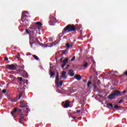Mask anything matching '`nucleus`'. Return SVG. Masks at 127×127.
Wrapping results in <instances>:
<instances>
[{"mask_svg":"<svg viewBox=\"0 0 127 127\" xmlns=\"http://www.w3.org/2000/svg\"><path fill=\"white\" fill-rule=\"evenodd\" d=\"M26 32L27 34H29V31H28V29H26Z\"/></svg>","mask_w":127,"mask_h":127,"instance_id":"obj_42","label":"nucleus"},{"mask_svg":"<svg viewBox=\"0 0 127 127\" xmlns=\"http://www.w3.org/2000/svg\"><path fill=\"white\" fill-rule=\"evenodd\" d=\"M26 84L27 85L28 84V80H26Z\"/></svg>","mask_w":127,"mask_h":127,"instance_id":"obj_49","label":"nucleus"},{"mask_svg":"<svg viewBox=\"0 0 127 127\" xmlns=\"http://www.w3.org/2000/svg\"><path fill=\"white\" fill-rule=\"evenodd\" d=\"M113 94L115 96H123V94H122V92L119 90H116L113 92Z\"/></svg>","mask_w":127,"mask_h":127,"instance_id":"obj_7","label":"nucleus"},{"mask_svg":"<svg viewBox=\"0 0 127 127\" xmlns=\"http://www.w3.org/2000/svg\"><path fill=\"white\" fill-rule=\"evenodd\" d=\"M32 30H30V32H32V33H34V31L35 30V29H32Z\"/></svg>","mask_w":127,"mask_h":127,"instance_id":"obj_30","label":"nucleus"},{"mask_svg":"<svg viewBox=\"0 0 127 127\" xmlns=\"http://www.w3.org/2000/svg\"><path fill=\"white\" fill-rule=\"evenodd\" d=\"M70 103H71L70 100H66L64 103V108H65L66 109H67V108H69V106H70Z\"/></svg>","mask_w":127,"mask_h":127,"instance_id":"obj_8","label":"nucleus"},{"mask_svg":"<svg viewBox=\"0 0 127 127\" xmlns=\"http://www.w3.org/2000/svg\"><path fill=\"white\" fill-rule=\"evenodd\" d=\"M16 80H18V81H19L20 82H23V80L22 79V77H18L16 78Z\"/></svg>","mask_w":127,"mask_h":127,"instance_id":"obj_22","label":"nucleus"},{"mask_svg":"<svg viewBox=\"0 0 127 127\" xmlns=\"http://www.w3.org/2000/svg\"><path fill=\"white\" fill-rule=\"evenodd\" d=\"M30 45H31V46H32V45H33V42H30Z\"/></svg>","mask_w":127,"mask_h":127,"instance_id":"obj_46","label":"nucleus"},{"mask_svg":"<svg viewBox=\"0 0 127 127\" xmlns=\"http://www.w3.org/2000/svg\"><path fill=\"white\" fill-rule=\"evenodd\" d=\"M76 118H77V117H72V118L73 119V120L76 119Z\"/></svg>","mask_w":127,"mask_h":127,"instance_id":"obj_51","label":"nucleus"},{"mask_svg":"<svg viewBox=\"0 0 127 127\" xmlns=\"http://www.w3.org/2000/svg\"><path fill=\"white\" fill-rule=\"evenodd\" d=\"M64 30L67 33L72 32L76 31V27L73 24H68L65 28Z\"/></svg>","mask_w":127,"mask_h":127,"instance_id":"obj_2","label":"nucleus"},{"mask_svg":"<svg viewBox=\"0 0 127 127\" xmlns=\"http://www.w3.org/2000/svg\"><path fill=\"white\" fill-rule=\"evenodd\" d=\"M34 23H35V25H37L38 26H41V25H42V23L40 22H37Z\"/></svg>","mask_w":127,"mask_h":127,"instance_id":"obj_21","label":"nucleus"},{"mask_svg":"<svg viewBox=\"0 0 127 127\" xmlns=\"http://www.w3.org/2000/svg\"><path fill=\"white\" fill-rule=\"evenodd\" d=\"M87 79H83V82H84V83H87Z\"/></svg>","mask_w":127,"mask_h":127,"instance_id":"obj_47","label":"nucleus"},{"mask_svg":"<svg viewBox=\"0 0 127 127\" xmlns=\"http://www.w3.org/2000/svg\"><path fill=\"white\" fill-rule=\"evenodd\" d=\"M80 28H77L78 30H80Z\"/></svg>","mask_w":127,"mask_h":127,"instance_id":"obj_56","label":"nucleus"},{"mask_svg":"<svg viewBox=\"0 0 127 127\" xmlns=\"http://www.w3.org/2000/svg\"><path fill=\"white\" fill-rule=\"evenodd\" d=\"M4 61H8V58L7 57H5L4 58Z\"/></svg>","mask_w":127,"mask_h":127,"instance_id":"obj_34","label":"nucleus"},{"mask_svg":"<svg viewBox=\"0 0 127 127\" xmlns=\"http://www.w3.org/2000/svg\"><path fill=\"white\" fill-rule=\"evenodd\" d=\"M18 114L19 115H20V116H24L23 115V113H22V112H19Z\"/></svg>","mask_w":127,"mask_h":127,"instance_id":"obj_39","label":"nucleus"},{"mask_svg":"<svg viewBox=\"0 0 127 127\" xmlns=\"http://www.w3.org/2000/svg\"><path fill=\"white\" fill-rule=\"evenodd\" d=\"M97 85H101V81L100 80H97Z\"/></svg>","mask_w":127,"mask_h":127,"instance_id":"obj_32","label":"nucleus"},{"mask_svg":"<svg viewBox=\"0 0 127 127\" xmlns=\"http://www.w3.org/2000/svg\"><path fill=\"white\" fill-rule=\"evenodd\" d=\"M74 78L77 79V81H80V80L82 79V76L80 75V74H75Z\"/></svg>","mask_w":127,"mask_h":127,"instance_id":"obj_12","label":"nucleus"},{"mask_svg":"<svg viewBox=\"0 0 127 127\" xmlns=\"http://www.w3.org/2000/svg\"><path fill=\"white\" fill-rule=\"evenodd\" d=\"M116 96L114 93L111 94L108 96V99L110 100H113V99H115Z\"/></svg>","mask_w":127,"mask_h":127,"instance_id":"obj_13","label":"nucleus"},{"mask_svg":"<svg viewBox=\"0 0 127 127\" xmlns=\"http://www.w3.org/2000/svg\"><path fill=\"white\" fill-rule=\"evenodd\" d=\"M67 74H68V75H69L70 76V77H73L74 76V75H75V73H74V70H68Z\"/></svg>","mask_w":127,"mask_h":127,"instance_id":"obj_11","label":"nucleus"},{"mask_svg":"<svg viewBox=\"0 0 127 127\" xmlns=\"http://www.w3.org/2000/svg\"><path fill=\"white\" fill-rule=\"evenodd\" d=\"M111 73H112V71L109 72V74H111Z\"/></svg>","mask_w":127,"mask_h":127,"instance_id":"obj_55","label":"nucleus"},{"mask_svg":"<svg viewBox=\"0 0 127 127\" xmlns=\"http://www.w3.org/2000/svg\"><path fill=\"white\" fill-rule=\"evenodd\" d=\"M58 43L55 44L54 45H56V44H57Z\"/></svg>","mask_w":127,"mask_h":127,"instance_id":"obj_57","label":"nucleus"},{"mask_svg":"<svg viewBox=\"0 0 127 127\" xmlns=\"http://www.w3.org/2000/svg\"><path fill=\"white\" fill-rule=\"evenodd\" d=\"M66 74H67V72H66V71H63L62 72L61 77L64 80H65V79H67V76H66Z\"/></svg>","mask_w":127,"mask_h":127,"instance_id":"obj_9","label":"nucleus"},{"mask_svg":"<svg viewBox=\"0 0 127 127\" xmlns=\"http://www.w3.org/2000/svg\"><path fill=\"white\" fill-rule=\"evenodd\" d=\"M21 97H22V92H20L19 93V98H18V100H19L20 99V98H21Z\"/></svg>","mask_w":127,"mask_h":127,"instance_id":"obj_26","label":"nucleus"},{"mask_svg":"<svg viewBox=\"0 0 127 127\" xmlns=\"http://www.w3.org/2000/svg\"><path fill=\"white\" fill-rule=\"evenodd\" d=\"M63 85V81H61V82L60 83V86L61 87H62Z\"/></svg>","mask_w":127,"mask_h":127,"instance_id":"obj_33","label":"nucleus"},{"mask_svg":"<svg viewBox=\"0 0 127 127\" xmlns=\"http://www.w3.org/2000/svg\"><path fill=\"white\" fill-rule=\"evenodd\" d=\"M58 53H59V54L65 55V54H68V51L67 50H62L59 51Z\"/></svg>","mask_w":127,"mask_h":127,"instance_id":"obj_10","label":"nucleus"},{"mask_svg":"<svg viewBox=\"0 0 127 127\" xmlns=\"http://www.w3.org/2000/svg\"><path fill=\"white\" fill-rule=\"evenodd\" d=\"M124 102V100H121L119 102L118 104H122V103Z\"/></svg>","mask_w":127,"mask_h":127,"instance_id":"obj_38","label":"nucleus"},{"mask_svg":"<svg viewBox=\"0 0 127 127\" xmlns=\"http://www.w3.org/2000/svg\"><path fill=\"white\" fill-rule=\"evenodd\" d=\"M81 107H83V105H82Z\"/></svg>","mask_w":127,"mask_h":127,"instance_id":"obj_61","label":"nucleus"},{"mask_svg":"<svg viewBox=\"0 0 127 127\" xmlns=\"http://www.w3.org/2000/svg\"><path fill=\"white\" fill-rule=\"evenodd\" d=\"M21 19L22 22H24V21H28V20H26V18L25 17H24L23 15L21 16Z\"/></svg>","mask_w":127,"mask_h":127,"instance_id":"obj_19","label":"nucleus"},{"mask_svg":"<svg viewBox=\"0 0 127 127\" xmlns=\"http://www.w3.org/2000/svg\"><path fill=\"white\" fill-rule=\"evenodd\" d=\"M32 38V41L34 42H39V41H38V39H37V38Z\"/></svg>","mask_w":127,"mask_h":127,"instance_id":"obj_23","label":"nucleus"},{"mask_svg":"<svg viewBox=\"0 0 127 127\" xmlns=\"http://www.w3.org/2000/svg\"><path fill=\"white\" fill-rule=\"evenodd\" d=\"M29 12L28 11H24L22 13V15L23 16H24V17H27V15L26 14H28Z\"/></svg>","mask_w":127,"mask_h":127,"instance_id":"obj_14","label":"nucleus"},{"mask_svg":"<svg viewBox=\"0 0 127 127\" xmlns=\"http://www.w3.org/2000/svg\"><path fill=\"white\" fill-rule=\"evenodd\" d=\"M17 67H18V66L16 64H6L5 65L6 69L9 70H16Z\"/></svg>","mask_w":127,"mask_h":127,"instance_id":"obj_4","label":"nucleus"},{"mask_svg":"<svg viewBox=\"0 0 127 127\" xmlns=\"http://www.w3.org/2000/svg\"><path fill=\"white\" fill-rule=\"evenodd\" d=\"M25 86H26L25 85L24 86V87H25Z\"/></svg>","mask_w":127,"mask_h":127,"instance_id":"obj_60","label":"nucleus"},{"mask_svg":"<svg viewBox=\"0 0 127 127\" xmlns=\"http://www.w3.org/2000/svg\"><path fill=\"white\" fill-rule=\"evenodd\" d=\"M2 93L3 94H5V93H6V89H3L2 91Z\"/></svg>","mask_w":127,"mask_h":127,"instance_id":"obj_36","label":"nucleus"},{"mask_svg":"<svg viewBox=\"0 0 127 127\" xmlns=\"http://www.w3.org/2000/svg\"><path fill=\"white\" fill-rule=\"evenodd\" d=\"M115 109H119L120 108V106H118L117 105H116L114 106Z\"/></svg>","mask_w":127,"mask_h":127,"instance_id":"obj_37","label":"nucleus"},{"mask_svg":"<svg viewBox=\"0 0 127 127\" xmlns=\"http://www.w3.org/2000/svg\"><path fill=\"white\" fill-rule=\"evenodd\" d=\"M49 74L50 75V77L52 78V77H53V76H54V75H55V73L53 72L51 70H49Z\"/></svg>","mask_w":127,"mask_h":127,"instance_id":"obj_17","label":"nucleus"},{"mask_svg":"<svg viewBox=\"0 0 127 127\" xmlns=\"http://www.w3.org/2000/svg\"><path fill=\"white\" fill-rule=\"evenodd\" d=\"M18 56H19V57L20 56V54H19V53H18Z\"/></svg>","mask_w":127,"mask_h":127,"instance_id":"obj_53","label":"nucleus"},{"mask_svg":"<svg viewBox=\"0 0 127 127\" xmlns=\"http://www.w3.org/2000/svg\"><path fill=\"white\" fill-rule=\"evenodd\" d=\"M125 75H126V76H127V71H125L124 73V74H123L122 76V77H124L125 76Z\"/></svg>","mask_w":127,"mask_h":127,"instance_id":"obj_31","label":"nucleus"},{"mask_svg":"<svg viewBox=\"0 0 127 127\" xmlns=\"http://www.w3.org/2000/svg\"><path fill=\"white\" fill-rule=\"evenodd\" d=\"M23 121H24V116H21L19 119V123H20V124H22V122Z\"/></svg>","mask_w":127,"mask_h":127,"instance_id":"obj_18","label":"nucleus"},{"mask_svg":"<svg viewBox=\"0 0 127 127\" xmlns=\"http://www.w3.org/2000/svg\"><path fill=\"white\" fill-rule=\"evenodd\" d=\"M17 111V108H15L13 111L11 112V115L13 117V115Z\"/></svg>","mask_w":127,"mask_h":127,"instance_id":"obj_16","label":"nucleus"},{"mask_svg":"<svg viewBox=\"0 0 127 127\" xmlns=\"http://www.w3.org/2000/svg\"><path fill=\"white\" fill-rule=\"evenodd\" d=\"M26 116H27V115H26Z\"/></svg>","mask_w":127,"mask_h":127,"instance_id":"obj_62","label":"nucleus"},{"mask_svg":"<svg viewBox=\"0 0 127 127\" xmlns=\"http://www.w3.org/2000/svg\"><path fill=\"white\" fill-rule=\"evenodd\" d=\"M33 57L35 59V60H39V58L36 55H33Z\"/></svg>","mask_w":127,"mask_h":127,"instance_id":"obj_25","label":"nucleus"},{"mask_svg":"<svg viewBox=\"0 0 127 127\" xmlns=\"http://www.w3.org/2000/svg\"><path fill=\"white\" fill-rule=\"evenodd\" d=\"M82 66L86 68V67L88 66V63H87L86 62H84V64Z\"/></svg>","mask_w":127,"mask_h":127,"instance_id":"obj_27","label":"nucleus"},{"mask_svg":"<svg viewBox=\"0 0 127 127\" xmlns=\"http://www.w3.org/2000/svg\"><path fill=\"white\" fill-rule=\"evenodd\" d=\"M13 73H14V71H11L10 72V74H13Z\"/></svg>","mask_w":127,"mask_h":127,"instance_id":"obj_50","label":"nucleus"},{"mask_svg":"<svg viewBox=\"0 0 127 127\" xmlns=\"http://www.w3.org/2000/svg\"><path fill=\"white\" fill-rule=\"evenodd\" d=\"M50 69H53L52 66H50Z\"/></svg>","mask_w":127,"mask_h":127,"instance_id":"obj_54","label":"nucleus"},{"mask_svg":"<svg viewBox=\"0 0 127 127\" xmlns=\"http://www.w3.org/2000/svg\"><path fill=\"white\" fill-rule=\"evenodd\" d=\"M55 81H59V73L58 72H57Z\"/></svg>","mask_w":127,"mask_h":127,"instance_id":"obj_20","label":"nucleus"},{"mask_svg":"<svg viewBox=\"0 0 127 127\" xmlns=\"http://www.w3.org/2000/svg\"><path fill=\"white\" fill-rule=\"evenodd\" d=\"M21 76L23 78H28V73L25 70H21Z\"/></svg>","mask_w":127,"mask_h":127,"instance_id":"obj_6","label":"nucleus"},{"mask_svg":"<svg viewBox=\"0 0 127 127\" xmlns=\"http://www.w3.org/2000/svg\"><path fill=\"white\" fill-rule=\"evenodd\" d=\"M20 104L21 106H19V108H23V109H20L17 108V112H18V114H19L21 112H25L26 114H28L30 110H29V108H27V107H28L27 104L24 103V101H21ZM25 108H27L25 109Z\"/></svg>","mask_w":127,"mask_h":127,"instance_id":"obj_1","label":"nucleus"},{"mask_svg":"<svg viewBox=\"0 0 127 127\" xmlns=\"http://www.w3.org/2000/svg\"><path fill=\"white\" fill-rule=\"evenodd\" d=\"M75 57L73 56L72 59H71V61H74L75 60Z\"/></svg>","mask_w":127,"mask_h":127,"instance_id":"obj_41","label":"nucleus"},{"mask_svg":"<svg viewBox=\"0 0 127 127\" xmlns=\"http://www.w3.org/2000/svg\"><path fill=\"white\" fill-rule=\"evenodd\" d=\"M14 77V76H13V75H11V74L10 75V78L11 79H12V78H13Z\"/></svg>","mask_w":127,"mask_h":127,"instance_id":"obj_44","label":"nucleus"},{"mask_svg":"<svg viewBox=\"0 0 127 127\" xmlns=\"http://www.w3.org/2000/svg\"><path fill=\"white\" fill-rule=\"evenodd\" d=\"M80 33H81L80 36H82V31H80Z\"/></svg>","mask_w":127,"mask_h":127,"instance_id":"obj_52","label":"nucleus"},{"mask_svg":"<svg viewBox=\"0 0 127 127\" xmlns=\"http://www.w3.org/2000/svg\"><path fill=\"white\" fill-rule=\"evenodd\" d=\"M127 93V90H124L123 91V92H122V95H123V94H126Z\"/></svg>","mask_w":127,"mask_h":127,"instance_id":"obj_43","label":"nucleus"},{"mask_svg":"<svg viewBox=\"0 0 127 127\" xmlns=\"http://www.w3.org/2000/svg\"><path fill=\"white\" fill-rule=\"evenodd\" d=\"M80 112H81L80 110H77L76 113H77L78 114V113H80Z\"/></svg>","mask_w":127,"mask_h":127,"instance_id":"obj_45","label":"nucleus"},{"mask_svg":"<svg viewBox=\"0 0 127 127\" xmlns=\"http://www.w3.org/2000/svg\"><path fill=\"white\" fill-rule=\"evenodd\" d=\"M55 86L56 88H59V81H55Z\"/></svg>","mask_w":127,"mask_h":127,"instance_id":"obj_24","label":"nucleus"},{"mask_svg":"<svg viewBox=\"0 0 127 127\" xmlns=\"http://www.w3.org/2000/svg\"><path fill=\"white\" fill-rule=\"evenodd\" d=\"M69 67H70V65L67 64L65 68V70H67V69H68L69 68Z\"/></svg>","mask_w":127,"mask_h":127,"instance_id":"obj_35","label":"nucleus"},{"mask_svg":"<svg viewBox=\"0 0 127 127\" xmlns=\"http://www.w3.org/2000/svg\"><path fill=\"white\" fill-rule=\"evenodd\" d=\"M107 106H110V107H111V108H114V105H113V104L111 103H108Z\"/></svg>","mask_w":127,"mask_h":127,"instance_id":"obj_29","label":"nucleus"},{"mask_svg":"<svg viewBox=\"0 0 127 127\" xmlns=\"http://www.w3.org/2000/svg\"><path fill=\"white\" fill-rule=\"evenodd\" d=\"M67 32L65 31V29H64V30L63 31L62 33L60 34L59 37H62V36H63V35H64V34H65Z\"/></svg>","mask_w":127,"mask_h":127,"instance_id":"obj_15","label":"nucleus"},{"mask_svg":"<svg viewBox=\"0 0 127 127\" xmlns=\"http://www.w3.org/2000/svg\"><path fill=\"white\" fill-rule=\"evenodd\" d=\"M66 45L67 48H70V44L69 43L66 44Z\"/></svg>","mask_w":127,"mask_h":127,"instance_id":"obj_40","label":"nucleus"},{"mask_svg":"<svg viewBox=\"0 0 127 127\" xmlns=\"http://www.w3.org/2000/svg\"><path fill=\"white\" fill-rule=\"evenodd\" d=\"M29 55H31V54H29Z\"/></svg>","mask_w":127,"mask_h":127,"instance_id":"obj_58","label":"nucleus"},{"mask_svg":"<svg viewBox=\"0 0 127 127\" xmlns=\"http://www.w3.org/2000/svg\"><path fill=\"white\" fill-rule=\"evenodd\" d=\"M81 67H83V65H81Z\"/></svg>","mask_w":127,"mask_h":127,"instance_id":"obj_59","label":"nucleus"},{"mask_svg":"<svg viewBox=\"0 0 127 127\" xmlns=\"http://www.w3.org/2000/svg\"><path fill=\"white\" fill-rule=\"evenodd\" d=\"M17 59H20V57H19L18 56H16Z\"/></svg>","mask_w":127,"mask_h":127,"instance_id":"obj_48","label":"nucleus"},{"mask_svg":"<svg viewBox=\"0 0 127 127\" xmlns=\"http://www.w3.org/2000/svg\"><path fill=\"white\" fill-rule=\"evenodd\" d=\"M57 22V20L55 17L52 16V15H50V21L49 23L51 26H54L55 25V23Z\"/></svg>","mask_w":127,"mask_h":127,"instance_id":"obj_3","label":"nucleus"},{"mask_svg":"<svg viewBox=\"0 0 127 127\" xmlns=\"http://www.w3.org/2000/svg\"><path fill=\"white\" fill-rule=\"evenodd\" d=\"M60 62H63V64L62 65V68H64L65 66H66V64L68 63V61H69V58H65L63 61V58H62L60 59Z\"/></svg>","mask_w":127,"mask_h":127,"instance_id":"obj_5","label":"nucleus"},{"mask_svg":"<svg viewBox=\"0 0 127 127\" xmlns=\"http://www.w3.org/2000/svg\"><path fill=\"white\" fill-rule=\"evenodd\" d=\"M92 82L91 81H88L87 83V87L89 88L90 87V85H91Z\"/></svg>","mask_w":127,"mask_h":127,"instance_id":"obj_28","label":"nucleus"}]
</instances>
